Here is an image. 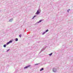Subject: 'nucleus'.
<instances>
[{"label":"nucleus","mask_w":73,"mask_h":73,"mask_svg":"<svg viewBox=\"0 0 73 73\" xmlns=\"http://www.w3.org/2000/svg\"><path fill=\"white\" fill-rule=\"evenodd\" d=\"M40 13V9H38L35 13V15H39Z\"/></svg>","instance_id":"1"},{"label":"nucleus","mask_w":73,"mask_h":73,"mask_svg":"<svg viewBox=\"0 0 73 73\" xmlns=\"http://www.w3.org/2000/svg\"><path fill=\"white\" fill-rule=\"evenodd\" d=\"M11 42H12V40H10L9 42H7L6 43V45H9V44L10 43H11Z\"/></svg>","instance_id":"2"},{"label":"nucleus","mask_w":73,"mask_h":73,"mask_svg":"<svg viewBox=\"0 0 73 73\" xmlns=\"http://www.w3.org/2000/svg\"><path fill=\"white\" fill-rule=\"evenodd\" d=\"M52 70L54 72H56L57 71V69L56 68H53Z\"/></svg>","instance_id":"3"},{"label":"nucleus","mask_w":73,"mask_h":73,"mask_svg":"<svg viewBox=\"0 0 73 73\" xmlns=\"http://www.w3.org/2000/svg\"><path fill=\"white\" fill-rule=\"evenodd\" d=\"M30 66H31V65H28V66L25 67L24 68V69H27V68H29V67H30Z\"/></svg>","instance_id":"4"},{"label":"nucleus","mask_w":73,"mask_h":73,"mask_svg":"<svg viewBox=\"0 0 73 73\" xmlns=\"http://www.w3.org/2000/svg\"><path fill=\"white\" fill-rule=\"evenodd\" d=\"M42 21V20H40L39 21H38V22L36 23V24H38V23H41V21Z\"/></svg>","instance_id":"5"},{"label":"nucleus","mask_w":73,"mask_h":73,"mask_svg":"<svg viewBox=\"0 0 73 73\" xmlns=\"http://www.w3.org/2000/svg\"><path fill=\"white\" fill-rule=\"evenodd\" d=\"M44 50H45V48H43L41 50V51L40 52V53H41Z\"/></svg>","instance_id":"6"},{"label":"nucleus","mask_w":73,"mask_h":73,"mask_svg":"<svg viewBox=\"0 0 73 73\" xmlns=\"http://www.w3.org/2000/svg\"><path fill=\"white\" fill-rule=\"evenodd\" d=\"M13 19H11L9 21V22H11L13 21Z\"/></svg>","instance_id":"7"},{"label":"nucleus","mask_w":73,"mask_h":73,"mask_svg":"<svg viewBox=\"0 0 73 73\" xmlns=\"http://www.w3.org/2000/svg\"><path fill=\"white\" fill-rule=\"evenodd\" d=\"M44 70V68H42L40 70V72H41L42 70Z\"/></svg>","instance_id":"8"},{"label":"nucleus","mask_w":73,"mask_h":73,"mask_svg":"<svg viewBox=\"0 0 73 73\" xmlns=\"http://www.w3.org/2000/svg\"><path fill=\"white\" fill-rule=\"evenodd\" d=\"M7 45V43H6V44H5L4 45L3 47H4V48H5L6 47Z\"/></svg>","instance_id":"9"},{"label":"nucleus","mask_w":73,"mask_h":73,"mask_svg":"<svg viewBox=\"0 0 73 73\" xmlns=\"http://www.w3.org/2000/svg\"><path fill=\"white\" fill-rule=\"evenodd\" d=\"M36 16H37L36 15H35L34 16V17L32 18V19H34V18H35V17H36Z\"/></svg>","instance_id":"10"},{"label":"nucleus","mask_w":73,"mask_h":73,"mask_svg":"<svg viewBox=\"0 0 73 73\" xmlns=\"http://www.w3.org/2000/svg\"><path fill=\"white\" fill-rule=\"evenodd\" d=\"M52 54H53V53H51L50 54H49V55L50 56H51L52 55Z\"/></svg>","instance_id":"11"},{"label":"nucleus","mask_w":73,"mask_h":73,"mask_svg":"<svg viewBox=\"0 0 73 73\" xmlns=\"http://www.w3.org/2000/svg\"><path fill=\"white\" fill-rule=\"evenodd\" d=\"M15 41H18V39L17 38H16L15 40Z\"/></svg>","instance_id":"12"},{"label":"nucleus","mask_w":73,"mask_h":73,"mask_svg":"<svg viewBox=\"0 0 73 73\" xmlns=\"http://www.w3.org/2000/svg\"><path fill=\"white\" fill-rule=\"evenodd\" d=\"M48 31H49V30L47 29L46 30L45 32H46H46H48Z\"/></svg>","instance_id":"13"},{"label":"nucleus","mask_w":73,"mask_h":73,"mask_svg":"<svg viewBox=\"0 0 73 73\" xmlns=\"http://www.w3.org/2000/svg\"><path fill=\"white\" fill-rule=\"evenodd\" d=\"M45 33H46L45 31L44 32L42 33V35H44V34H45Z\"/></svg>","instance_id":"14"},{"label":"nucleus","mask_w":73,"mask_h":73,"mask_svg":"<svg viewBox=\"0 0 73 73\" xmlns=\"http://www.w3.org/2000/svg\"><path fill=\"white\" fill-rule=\"evenodd\" d=\"M69 11H70V9H69L68 10H67V12L69 13Z\"/></svg>","instance_id":"15"},{"label":"nucleus","mask_w":73,"mask_h":73,"mask_svg":"<svg viewBox=\"0 0 73 73\" xmlns=\"http://www.w3.org/2000/svg\"><path fill=\"white\" fill-rule=\"evenodd\" d=\"M10 50V49H8L6 51V52H8V51H9V50Z\"/></svg>","instance_id":"16"},{"label":"nucleus","mask_w":73,"mask_h":73,"mask_svg":"<svg viewBox=\"0 0 73 73\" xmlns=\"http://www.w3.org/2000/svg\"><path fill=\"white\" fill-rule=\"evenodd\" d=\"M19 37H21V35H19Z\"/></svg>","instance_id":"17"},{"label":"nucleus","mask_w":73,"mask_h":73,"mask_svg":"<svg viewBox=\"0 0 73 73\" xmlns=\"http://www.w3.org/2000/svg\"><path fill=\"white\" fill-rule=\"evenodd\" d=\"M38 65V64H35V65Z\"/></svg>","instance_id":"18"}]
</instances>
